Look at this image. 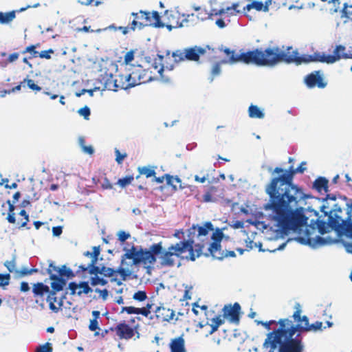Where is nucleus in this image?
Returning a JSON list of instances; mask_svg holds the SVG:
<instances>
[{
    "instance_id": "20",
    "label": "nucleus",
    "mask_w": 352,
    "mask_h": 352,
    "mask_svg": "<svg viewBox=\"0 0 352 352\" xmlns=\"http://www.w3.org/2000/svg\"><path fill=\"white\" fill-rule=\"evenodd\" d=\"M206 48L209 49V47L206 46V47H201L195 46L193 47L186 48V59L190 60H197L201 55L206 53Z\"/></svg>"
},
{
    "instance_id": "63",
    "label": "nucleus",
    "mask_w": 352,
    "mask_h": 352,
    "mask_svg": "<svg viewBox=\"0 0 352 352\" xmlns=\"http://www.w3.org/2000/svg\"><path fill=\"white\" fill-rule=\"evenodd\" d=\"M7 220L8 221V222H10L11 223H14L16 221L14 212H8V217H7Z\"/></svg>"
},
{
    "instance_id": "8",
    "label": "nucleus",
    "mask_w": 352,
    "mask_h": 352,
    "mask_svg": "<svg viewBox=\"0 0 352 352\" xmlns=\"http://www.w3.org/2000/svg\"><path fill=\"white\" fill-rule=\"evenodd\" d=\"M252 64L258 66H274L280 62L278 47L267 48L265 51H251Z\"/></svg>"
},
{
    "instance_id": "26",
    "label": "nucleus",
    "mask_w": 352,
    "mask_h": 352,
    "mask_svg": "<svg viewBox=\"0 0 352 352\" xmlns=\"http://www.w3.org/2000/svg\"><path fill=\"white\" fill-rule=\"evenodd\" d=\"M328 180L323 177H319L314 182L313 187L319 192L322 191L327 192Z\"/></svg>"
},
{
    "instance_id": "5",
    "label": "nucleus",
    "mask_w": 352,
    "mask_h": 352,
    "mask_svg": "<svg viewBox=\"0 0 352 352\" xmlns=\"http://www.w3.org/2000/svg\"><path fill=\"white\" fill-rule=\"evenodd\" d=\"M344 51H345V47L342 45H338L333 50V54L316 52L312 55L304 54L300 56L298 52L294 50L292 47L288 48L287 51L279 49L280 62H285L287 63H295L297 65L310 62H321L332 64L342 58L340 52H343Z\"/></svg>"
},
{
    "instance_id": "56",
    "label": "nucleus",
    "mask_w": 352,
    "mask_h": 352,
    "mask_svg": "<svg viewBox=\"0 0 352 352\" xmlns=\"http://www.w3.org/2000/svg\"><path fill=\"white\" fill-rule=\"evenodd\" d=\"M81 150L84 153L90 155L94 153V149L92 147V146H91V145H89V146L85 145V146H83L82 148H81Z\"/></svg>"
},
{
    "instance_id": "18",
    "label": "nucleus",
    "mask_w": 352,
    "mask_h": 352,
    "mask_svg": "<svg viewBox=\"0 0 352 352\" xmlns=\"http://www.w3.org/2000/svg\"><path fill=\"white\" fill-rule=\"evenodd\" d=\"M211 236H197V240L193 247L194 254L196 258L199 257L202 254L204 248L210 243Z\"/></svg>"
},
{
    "instance_id": "3",
    "label": "nucleus",
    "mask_w": 352,
    "mask_h": 352,
    "mask_svg": "<svg viewBox=\"0 0 352 352\" xmlns=\"http://www.w3.org/2000/svg\"><path fill=\"white\" fill-rule=\"evenodd\" d=\"M279 327L267 334L263 343L264 348H270L269 352H274L278 348L279 352H302L303 345L301 340L294 338L298 332V328L292 320L285 318L278 322Z\"/></svg>"
},
{
    "instance_id": "4",
    "label": "nucleus",
    "mask_w": 352,
    "mask_h": 352,
    "mask_svg": "<svg viewBox=\"0 0 352 352\" xmlns=\"http://www.w3.org/2000/svg\"><path fill=\"white\" fill-rule=\"evenodd\" d=\"M124 251L121 266L118 270V272L124 280L133 274L135 265L143 264L146 268L151 269L156 261L157 255L151 250V245L148 250H138L133 246L130 249L124 248Z\"/></svg>"
},
{
    "instance_id": "49",
    "label": "nucleus",
    "mask_w": 352,
    "mask_h": 352,
    "mask_svg": "<svg viewBox=\"0 0 352 352\" xmlns=\"http://www.w3.org/2000/svg\"><path fill=\"white\" fill-rule=\"evenodd\" d=\"M117 236L119 241L124 242L130 237V234L124 230H119L117 233Z\"/></svg>"
},
{
    "instance_id": "32",
    "label": "nucleus",
    "mask_w": 352,
    "mask_h": 352,
    "mask_svg": "<svg viewBox=\"0 0 352 352\" xmlns=\"http://www.w3.org/2000/svg\"><path fill=\"white\" fill-rule=\"evenodd\" d=\"M173 57L176 63L184 61L186 59V49L183 50H176L173 53Z\"/></svg>"
},
{
    "instance_id": "58",
    "label": "nucleus",
    "mask_w": 352,
    "mask_h": 352,
    "mask_svg": "<svg viewBox=\"0 0 352 352\" xmlns=\"http://www.w3.org/2000/svg\"><path fill=\"white\" fill-rule=\"evenodd\" d=\"M52 233L54 236H59L62 234V227L56 226L52 228Z\"/></svg>"
},
{
    "instance_id": "52",
    "label": "nucleus",
    "mask_w": 352,
    "mask_h": 352,
    "mask_svg": "<svg viewBox=\"0 0 352 352\" xmlns=\"http://www.w3.org/2000/svg\"><path fill=\"white\" fill-rule=\"evenodd\" d=\"M95 292L99 294H100V297L103 300H106L107 299V297H108V295H109V292H108L107 289H100L96 288L95 289Z\"/></svg>"
},
{
    "instance_id": "47",
    "label": "nucleus",
    "mask_w": 352,
    "mask_h": 352,
    "mask_svg": "<svg viewBox=\"0 0 352 352\" xmlns=\"http://www.w3.org/2000/svg\"><path fill=\"white\" fill-rule=\"evenodd\" d=\"M133 58H134V54L132 51H130V52H128L126 53V54L124 55V63L126 65V67H127V66H129V65H132L131 64V62L133 60Z\"/></svg>"
},
{
    "instance_id": "55",
    "label": "nucleus",
    "mask_w": 352,
    "mask_h": 352,
    "mask_svg": "<svg viewBox=\"0 0 352 352\" xmlns=\"http://www.w3.org/2000/svg\"><path fill=\"white\" fill-rule=\"evenodd\" d=\"M164 15L166 16V18L169 21V22H171L173 20L177 19V17L176 16L175 14L173 13V11L166 10L164 12Z\"/></svg>"
},
{
    "instance_id": "33",
    "label": "nucleus",
    "mask_w": 352,
    "mask_h": 352,
    "mask_svg": "<svg viewBox=\"0 0 352 352\" xmlns=\"http://www.w3.org/2000/svg\"><path fill=\"white\" fill-rule=\"evenodd\" d=\"M327 327L322 325V322L320 321H316V322L309 324L307 331L318 332L322 331L323 329H326Z\"/></svg>"
},
{
    "instance_id": "14",
    "label": "nucleus",
    "mask_w": 352,
    "mask_h": 352,
    "mask_svg": "<svg viewBox=\"0 0 352 352\" xmlns=\"http://www.w3.org/2000/svg\"><path fill=\"white\" fill-rule=\"evenodd\" d=\"M141 19H144L147 25L161 28L165 26V23L160 20V16L157 11L147 12L140 10Z\"/></svg>"
},
{
    "instance_id": "13",
    "label": "nucleus",
    "mask_w": 352,
    "mask_h": 352,
    "mask_svg": "<svg viewBox=\"0 0 352 352\" xmlns=\"http://www.w3.org/2000/svg\"><path fill=\"white\" fill-rule=\"evenodd\" d=\"M241 307L239 303L236 302L233 305H225L223 311L225 319L228 320L230 322L238 324L239 322V314Z\"/></svg>"
},
{
    "instance_id": "17",
    "label": "nucleus",
    "mask_w": 352,
    "mask_h": 352,
    "mask_svg": "<svg viewBox=\"0 0 352 352\" xmlns=\"http://www.w3.org/2000/svg\"><path fill=\"white\" fill-rule=\"evenodd\" d=\"M117 336L120 339H130L134 335V330L125 323H120L116 327Z\"/></svg>"
},
{
    "instance_id": "45",
    "label": "nucleus",
    "mask_w": 352,
    "mask_h": 352,
    "mask_svg": "<svg viewBox=\"0 0 352 352\" xmlns=\"http://www.w3.org/2000/svg\"><path fill=\"white\" fill-rule=\"evenodd\" d=\"M38 272L37 269L29 270L26 267H22L19 271H17V273H19L21 276H26V275L32 274L34 272Z\"/></svg>"
},
{
    "instance_id": "35",
    "label": "nucleus",
    "mask_w": 352,
    "mask_h": 352,
    "mask_svg": "<svg viewBox=\"0 0 352 352\" xmlns=\"http://www.w3.org/2000/svg\"><path fill=\"white\" fill-rule=\"evenodd\" d=\"M53 268L54 270L57 271L59 273L60 276H69L72 274L70 269L66 267L65 266H62L60 268L57 269L56 267L53 265L52 263L50 264V269Z\"/></svg>"
},
{
    "instance_id": "41",
    "label": "nucleus",
    "mask_w": 352,
    "mask_h": 352,
    "mask_svg": "<svg viewBox=\"0 0 352 352\" xmlns=\"http://www.w3.org/2000/svg\"><path fill=\"white\" fill-rule=\"evenodd\" d=\"M62 305H63L62 300H59L58 302H54V301L51 302V300H50V303H49L50 309L55 313H57L59 311V309H60Z\"/></svg>"
},
{
    "instance_id": "25",
    "label": "nucleus",
    "mask_w": 352,
    "mask_h": 352,
    "mask_svg": "<svg viewBox=\"0 0 352 352\" xmlns=\"http://www.w3.org/2000/svg\"><path fill=\"white\" fill-rule=\"evenodd\" d=\"M48 273L50 274V279L52 280L51 287L56 291H60L65 285V280L62 278L52 274L51 269H48Z\"/></svg>"
},
{
    "instance_id": "6",
    "label": "nucleus",
    "mask_w": 352,
    "mask_h": 352,
    "mask_svg": "<svg viewBox=\"0 0 352 352\" xmlns=\"http://www.w3.org/2000/svg\"><path fill=\"white\" fill-rule=\"evenodd\" d=\"M193 241L187 240L172 245L167 249H164L162 243H157L151 245V250L158 256L160 263L163 266H172L175 263V257H179L183 253L188 252L187 259L194 261L196 256L192 247Z\"/></svg>"
},
{
    "instance_id": "9",
    "label": "nucleus",
    "mask_w": 352,
    "mask_h": 352,
    "mask_svg": "<svg viewBox=\"0 0 352 352\" xmlns=\"http://www.w3.org/2000/svg\"><path fill=\"white\" fill-rule=\"evenodd\" d=\"M220 51L223 52L226 56V58L221 60L222 64L230 65H233L239 63L248 65L252 64L251 51L245 52L240 50L238 52L223 46L220 48Z\"/></svg>"
},
{
    "instance_id": "10",
    "label": "nucleus",
    "mask_w": 352,
    "mask_h": 352,
    "mask_svg": "<svg viewBox=\"0 0 352 352\" xmlns=\"http://www.w3.org/2000/svg\"><path fill=\"white\" fill-rule=\"evenodd\" d=\"M223 233L220 230H217L211 235L212 243H210L208 248V252L205 253L206 256H212L214 258L222 260V253L223 251L221 249V241L223 239Z\"/></svg>"
},
{
    "instance_id": "57",
    "label": "nucleus",
    "mask_w": 352,
    "mask_h": 352,
    "mask_svg": "<svg viewBox=\"0 0 352 352\" xmlns=\"http://www.w3.org/2000/svg\"><path fill=\"white\" fill-rule=\"evenodd\" d=\"M89 328L91 331H96L99 329L97 320L92 319L90 320Z\"/></svg>"
},
{
    "instance_id": "12",
    "label": "nucleus",
    "mask_w": 352,
    "mask_h": 352,
    "mask_svg": "<svg viewBox=\"0 0 352 352\" xmlns=\"http://www.w3.org/2000/svg\"><path fill=\"white\" fill-rule=\"evenodd\" d=\"M100 254V247L94 246L92 248V252H85L84 255L90 258V262L87 265H80V267L84 270L89 272V274H95L98 271V267L95 266Z\"/></svg>"
},
{
    "instance_id": "53",
    "label": "nucleus",
    "mask_w": 352,
    "mask_h": 352,
    "mask_svg": "<svg viewBox=\"0 0 352 352\" xmlns=\"http://www.w3.org/2000/svg\"><path fill=\"white\" fill-rule=\"evenodd\" d=\"M182 16H184L185 18H184V19L182 20V22L179 23L178 21H177V24H178V27L179 28L184 27V24H186L188 22H189V21H190L189 18L191 17V16H194V14H183Z\"/></svg>"
},
{
    "instance_id": "23",
    "label": "nucleus",
    "mask_w": 352,
    "mask_h": 352,
    "mask_svg": "<svg viewBox=\"0 0 352 352\" xmlns=\"http://www.w3.org/2000/svg\"><path fill=\"white\" fill-rule=\"evenodd\" d=\"M163 59L164 56L162 55H157V58L155 59L153 63L151 65V68L153 69L155 71L157 72V74H159L160 76V79L164 82H168V78H164L163 76V72L164 69V67L163 65Z\"/></svg>"
},
{
    "instance_id": "62",
    "label": "nucleus",
    "mask_w": 352,
    "mask_h": 352,
    "mask_svg": "<svg viewBox=\"0 0 352 352\" xmlns=\"http://www.w3.org/2000/svg\"><path fill=\"white\" fill-rule=\"evenodd\" d=\"M149 314L150 311L147 308H138V314H142L143 316H148Z\"/></svg>"
},
{
    "instance_id": "64",
    "label": "nucleus",
    "mask_w": 352,
    "mask_h": 352,
    "mask_svg": "<svg viewBox=\"0 0 352 352\" xmlns=\"http://www.w3.org/2000/svg\"><path fill=\"white\" fill-rule=\"evenodd\" d=\"M344 246L348 253L352 254V243L344 242Z\"/></svg>"
},
{
    "instance_id": "61",
    "label": "nucleus",
    "mask_w": 352,
    "mask_h": 352,
    "mask_svg": "<svg viewBox=\"0 0 352 352\" xmlns=\"http://www.w3.org/2000/svg\"><path fill=\"white\" fill-rule=\"evenodd\" d=\"M20 290L22 292H26L30 290V287L28 283L21 282L20 285Z\"/></svg>"
},
{
    "instance_id": "36",
    "label": "nucleus",
    "mask_w": 352,
    "mask_h": 352,
    "mask_svg": "<svg viewBox=\"0 0 352 352\" xmlns=\"http://www.w3.org/2000/svg\"><path fill=\"white\" fill-rule=\"evenodd\" d=\"M166 179L167 184L172 186L173 188H176V184H179L181 186L182 180L178 177H173L168 175H166Z\"/></svg>"
},
{
    "instance_id": "60",
    "label": "nucleus",
    "mask_w": 352,
    "mask_h": 352,
    "mask_svg": "<svg viewBox=\"0 0 352 352\" xmlns=\"http://www.w3.org/2000/svg\"><path fill=\"white\" fill-rule=\"evenodd\" d=\"M52 348L49 346L48 344L43 345L41 346L38 350L37 352H52Z\"/></svg>"
},
{
    "instance_id": "40",
    "label": "nucleus",
    "mask_w": 352,
    "mask_h": 352,
    "mask_svg": "<svg viewBox=\"0 0 352 352\" xmlns=\"http://www.w3.org/2000/svg\"><path fill=\"white\" fill-rule=\"evenodd\" d=\"M133 180V177L132 176H127L126 177L120 179L118 181V185H119L121 188H124L127 185L130 184L131 182Z\"/></svg>"
},
{
    "instance_id": "2",
    "label": "nucleus",
    "mask_w": 352,
    "mask_h": 352,
    "mask_svg": "<svg viewBox=\"0 0 352 352\" xmlns=\"http://www.w3.org/2000/svg\"><path fill=\"white\" fill-rule=\"evenodd\" d=\"M306 162H302L294 169L291 166L287 170L276 167L272 174L282 173L278 177L272 179L265 187L269 195V201L263 206L275 219L287 220V222L297 223L302 219L300 211L294 208L297 201L304 196L303 192L292 183L293 175L296 173H303L306 170Z\"/></svg>"
},
{
    "instance_id": "24",
    "label": "nucleus",
    "mask_w": 352,
    "mask_h": 352,
    "mask_svg": "<svg viewBox=\"0 0 352 352\" xmlns=\"http://www.w3.org/2000/svg\"><path fill=\"white\" fill-rule=\"evenodd\" d=\"M239 3H234L231 6L223 8L218 11H215L214 10H212L211 13L208 14V18L210 19H212L213 15L217 16V15H221L223 14H233L232 11L239 13V12H240V11L236 10L237 8L239 7Z\"/></svg>"
},
{
    "instance_id": "38",
    "label": "nucleus",
    "mask_w": 352,
    "mask_h": 352,
    "mask_svg": "<svg viewBox=\"0 0 352 352\" xmlns=\"http://www.w3.org/2000/svg\"><path fill=\"white\" fill-rule=\"evenodd\" d=\"M77 112L79 114V116L82 117L85 120H89L91 111L90 109L87 105L80 108Z\"/></svg>"
},
{
    "instance_id": "21",
    "label": "nucleus",
    "mask_w": 352,
    "mask_h": 352,
    "mask_svg": "<svg viewBox=\"0 0 352 352\" xmlns=\"http://www.w3.org/2000/svg\"><path fill=\"white\" fill-rule=\"evenodd\" d=\"M156 317L162 321H170L175 316V311L163 306L157 307L155 309Z\"/></svg>"
},
{
    "instance_id": "31",
    "label": "nucleus",
    "mask_w": 352,
    "mask_h": 352,
    "mask_svg": "<svg viewBox=\"0 0 352 352\" xmlns=\"http://www.w3.org/2000/svg\"><path fill=\"white\" fill-rule=\"evenodd\" d=\"M221 65L223 64L221 63L220 60L219 62L214 63L212 66L210 76L209 78L210 82H212L215 77L220 76V74H221Z\"/></svg>"
},
{
    "instance_id": "51",
    "label": "nucleus",
    "mask_w": 352,
    "mask_h": 352,
    "mask_svg": "<svg viewBox=\"0 0 352 352\" xmlns=\"http://www.w3.org/2000/svg\"><path fill=\"white\" fill-rule=\"evenodd\" d=\"M54 53V51L52 49L48 50H43L39 53V57L42 58L50 59L51 58V54Z\"/></svg>"
},
{
    "instance_id": "59",
    "label": "nucleus",
    "mask_w": 352,
    "mask_h": 352,
    "mask_svg": "<svg viewBox=\"0 0 352 352\" xmlns=\"http://www.w3.org/2000/svg\"><path fill=\"white\" fill-rule=\"evenodd\" d=\"M222 256H223V258H227V257H235L236 254L234 251L226 250V251L223 252Z\"/></svg>"
},
{
    "instance_id": "48",
    "label": "nucleus",
    "mask_w": 352,
    "mask_h": 352,
    "mask_svg": "<svg viewBox=\"0 0 352 352\" xmlns=\"http://www.w3.org/2000/svg\"><path fill=\"white\" fill-rule=\"evenodd\" d=\"M99 273L104 275L105 276H113L115 271L109 267H102L101 270L99 269Z\"/></svg>"
},
{
    "instance_id": "50",
    "label": "nucleus",
    "mask_w": 352,
    "mask_h": 352,
    "mask_svg": "<svg viewBox=\"0 0 352 352\" xmlns=\"http://www.w3.org/2000/svg\"><path fill=\"white\" fill-rule=\"evenodd\" d=\"M115 153H116V161L118 164H121L124 159L126 157V154H121L120 151L118 148H115Z\"/></svg>"
},
{
    "instance_id": "44",
    "label": "nucleus",
    "mask_w": 352,
    "mask_h": 352,
    "mask_svg": "<svg viewBox=\"0 0 352 352\" xmlns=\"http://www.w3.org/2000/svg\"><path fill=\"white\" fill-rule=\"evenodd\" d=\"M299 322H301L300 324L301 330H302L304 331H307V330L310 324L309 322V319H308L307 316H302V318H300V320Z\"/></svg>"
},
{
    "instance_id": "22",
    "label": "nucleus",
    "mask_w": 352,
    "mask_h": 352,
    "mask_svg": "<svg viewBox=\"0 0 352 352\" xmlns=\"http://www.w3.org/2000/svg\"><path fill=\"white\" fill-rule=\"evenodd\" d=\"M248 116L252 119H263L265 116L264 108L251 104L248 109Z\"/></svg>"
},
{
    "instance_id": "19",
    "label": "nucleus",
    "mask_w": 352,
    "mask_h": 352,
    "mask_svg": "<svg viewBox=\"0 0 352 352\" xmlns=\"http://www.w3.org/2000/svg\"><path fill=\"white\" fill-rule=\"evenodd\" d=\"M170 352H187L182 336L172 338L169 343Z\"/></svg>"
},
{
    "instance_id": "1",
    "label": "nucleus",
    "mask_w": 352,
    "mask_h": 352,
    "mask_svg": "<svg viewBox=\"0 0 352 352\" xmlns=\"http://www.w3.org/2000/svg\"><path fill=\"white\" fill-rule=\"evenodd\" d=\"M294 208L300 211L302 217L301 221L287 223V220L275 219L264 209L265 217L269 221V228H265L264 231L265 240L272 248L268 251L275 252L283 250L292 240H285L290 234L299 235L296 239L298 242L314 249L337 242L336 237L323 236L333 230L352 236V203L346 204L345 219L335 195H328L325 199H319L304 194Z\"/></svg>"
},
{
    "instance_id": "7",
    "label": "nucleus",
    "mask_w": 352,
    "mask_h": 352,
    "mask_svg": "<svg viewBox=\"0 0 352 352\" xmlns=\"http://www.w3.org/2000/svg\"><path fill=\"white\" fill-rule=\"evenodd\" d=\"M126 73L119 76L121 82L120 87L123 89H127L136 85L152 81L155 79L153 76V71L143 69L140 65H129L125 68ZM118 79L115 80V86L119 87L117 85Z\"/></svg>"
},
{
    "instance_id": "30",
    "label": "nucleus",
    "mask_w": 352,
    "mask_h": 352,
    "mask_svg": "<svg viewBox=\"0 0 352 352\" xmlns=\"http://www.w3.org/2000/svg\"><path fill=\"white\" fill-rule=\"evenodd\" d=\"M224 320L225 318L221 315L213 318L211 320V323L210 324V326L211 327V331H210V333L212 334L215 332L218 329L219 327L224 322Z\"/></svg>"
},
{
    "instance_id": "34",
    "label": "nucleus",
    "mask_w": 352,
    "mask_h": 352,
    "mask_svg": "<svg viewBox=\"0 0 352 352\" xmlns=\"http://www.w3.org/2000/svg\"><path fill=\"white\" fill-rule=\"evenodd\" d=\"M98 272H99V270L94 274H95L94 276H92L90 278L91 285L93 286H96L98 285H104L107 283V281L105 279H104L97 275V274Z\"/></svg>"
},
{
    "instance_id": "16",
    "label": "nucleus",
    "mask_w": 352,
    "mask_h": 352,
    "mask_svg": "<svg viewBox=\"0 0 352 352\" xmlns=\"http://www.w3.org/2000/svg\"><path fill=\"white\" fill-rule=\"evenodd\" d=\"M213 225L211 222H206L202 226L199 225H193L189 230L188 232L190 234H195V232H197V236H209L210 232L213 231Z\"/></svg>"
},
{
    "instance_id": "54",
    "label": "nucleus",
    "mask_w": 352,
    "mask_h": 352,
    "mask_svg": "<svg viewBox=\"0 0 352 352\" xmlns=\"http://www.w3.org/2000/svg\"><path fill=\"white\" fill-rule=\"evenodd\" d=\"M126 311L129 314H138V308L134 307H124L122 308L121 312Z\"/></svg>"
},
{
    "instance_id": "42",
    "label": "nucleus",
    "mask_w": 352,
    "mask_h": 352,
    "mask_svg": "<svg viewBox=\"0 0 352 352\" xmlns=\"http://www.w3.org/2000/svg\"><path fill=\"white\" fill-rule=\"evenodd\" d=\"M146 298V294L144 291H138L133 295V299L142 302Z\"/></svg>"
},
{
    "instance_id": "27",
    "label": "nucleus",
    "mask_w": 352,
    "mask_h": 352,
    "mask_svg": "<svg viewBox=\"0 0 352 352\" xmlns=\"http://www.w3.org/2000/svg\"><path fill=\"white\" fill-rule=\"evenodd\" d=\"M32 292L35 296H43L45 293L50 292V288L42 283H38L34 284Z\"/></svg>"
},
{
    "instance_id": "28",
    "label": "nucleus",
    "mask_w": 352,
    "mask_h": 352,
    "mask_svg": "<svg viewBox=\"0 0 352 352\" xmlns=\"http://www.w3.org/2000/svg\"><path fill=\"white\" fill-rule=\"evenodd\" d=\"M16 17L15 11H10L8 12H0V23L8 24L12 22Z\"/></svg>"
},
{
    "instance_id": "39",
    "label": "nucleus",
    "mask_w": 352,
    "mask_h": 352,
    "mask_svg": "<svg viewBox=\"0 0 352 352\" xmlns=\"http://www.w3.org/2000/svg\"><path fill=\"white\" fill-rule=\"evenodd\" d=\"M26 82L27 86L32 90L39 91L41 90V87L34 83V81L32 79L25 78L21 84Z\"/></svg>"
},
{
    "instance_id": "11",
    "label": "nucleus",
    "mask_w": 352,
    "mask_h": 352,
    "mask_svg": "<svg viewBox=\"0 0 352 352\" xmlns=\"http://www.w3.org/2000/svg\"><path fill=\"white\" fill-rule=\"evenodd\" d=\"M304 82L308 88L324 89L327 85L324 74L321 71H315L306 76L304 78Z\"/></svg>"
},
{
    "instance_id": "46",
    "label": "nucleus",
    "mask_w": 352,
    "mask_h": 352,
    "mask_svg": "<svg viewBox=\"0 0 352 352\" xmlns=\"http://www.w3.org/2000/svg\"><path fill=\"white\" fill-rule=\"evenodd\" d=\"M10 276L9 274H0V286L5 287L9 285Z\"/></svg>"
},
{
    "instance_id": "15",
    "label": "nucleus",
    "mask_w": 352,
    "mask_h": 352,
    "mask_svg": "<svg viewBox=\"0 0 352 352\" xmlns=\"http://www.w3.org/2000/svg\"><path fill=\"white\" fill-rule=\"evenodd\" d=\"M69 289L72 295L81 296L82 294H87L92 292V289L89 287L88 283L80 281L79 283L72 282L69 284Z\"/></svg>"
},
{
    "instance_id": "29",
    "label": "nucleus",
    "mask_w": 352,
    "mask_h": 352,
    "mask_svg": "<svg viewBox=\"0 0 352 352\" xmlns=\"http://www.w3.org/2000/svg\"><path fill=\"white\" fill-rule=\"evenodd\" d=\"M156 166H139L138 170L140 175H145L147 178L155 176Z\"/></svg>"
},
{
    "instance_id": "43",
    "label": "nucleus",
    "mask_w": 352,
    "mask_h": 352,
    "mask_svg": "<svg viewBox=\"0 0 352 352\" xmlns=\"http://www.w3.org/2000/svg\"><path fill=\"white\" fill-rule=\"evenodd\" d=\"M15 256H13L12 259L11 261H6L4 263V265L6 267L8 270L10 272H13L15 270L16 267V263H15Z\"/></svg>"
},
{
    "instance_id": "37",
    "label": "nucleus",
    "mask_w": 352,
    "mask_h": 352,
    "mask_svg": "<svg viewBox=\"0 0 352 352\" xmlns=\"http://www.w3.org/2000/svg\"><path fill=\"white\" fill-rule=\"evenodd\" d=\"M341 16L352 19V4L349 6L346 3H344Z\"/></svg>"
}]
</instances>
